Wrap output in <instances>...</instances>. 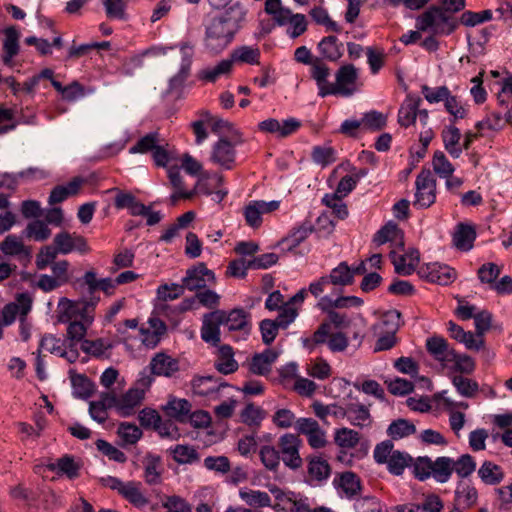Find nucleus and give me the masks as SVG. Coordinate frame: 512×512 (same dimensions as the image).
Listing matches in <instances>:
<instances>
[{
    "label": "nucleus",
    "mask_w": 512,
    "mask_h": 512,
    "mask_svg": "<svg viewBox=\"0 0 512 512\" xmlns=\"http://www.w3.org/2000/svg\"><path fill=\"white\" fill-rule=\"evenodd\" d=\"M247 11L235 2L211 18L205 26L204 46L212 54H219L233 41L245 21Z\"/></svg>",
    "instance_id": "obj_1"
},
{
    "label": "nucleus",
    "mask_w": 512,
    "mask_h": 512,
    "mask_svg": "<svg viewBox=\"0 0 512 512\" xmlns=\"http://www.w3.org/2000/svg\"><path fill=\"white\" fill-rule=\"evenodd\" d=\"M450 12L437 5L430 6L416 19V28L422 32L431 31L433 34L450 35L458 27V21Z\"/></svg>",
    "instance_id": "obj_2"
},
{
    "label": "nucleus",
    "mask_w": 512,
    "mask_h": 512,
    "mask_svg": "<svg viewBox=\"0 0 512 512\" xmlns=\"http://www.w3.org/2000/svg\"><path fill=\"white\" fill-rule=\"evenodd\" d=\"M223 326L231 333L233 341L246 340L251 333V315L243 308H235L230 311L221 310Z\"/></svg>",
    "instance_id": "obj_3"
},
{
    "label": "nucleus",
    "mask_w": 512,
    "mask_h": 512,
    "mask_svg": "<svg viewBox=\"0 0 512 512\" xmlns=\"http://www.w3.org/2000/svg\"><path fill=\"white\" fill-rule=\"evenodd\" d=\"M301 440L298 435L292 433L283 434L278 440V451L284 465L292 470L299 469L302 464V458L299 454Z\"/></svg>",
    "instance_id": "obj_4"
},
{
    "label": "nucleus",
    "mask_w": 512,
    "mask_h": 512,
    "mask_svg": "<svg viewBox=\"0 0 512 512\" xmlns=\"http://www.w3.org/2000/svg\"><path fill=\"white\" fill-rule=\"evenodd\" d=\"M241 141L230 142L226 137H221L212 146L210 161L225 170H231L236 164L235 146Z\"/></svg>",
    "instance_id": "obj_5"
},
{
    "label": "nucleus",
    "mask_w": 512,
    "mask_h": 512,
    "mask_svg": "<svg viewBox=\"0 0 512 512\" xmlns=\"http://www.w3.org/2000/svg\"><path fill=\"white\" fill-rule=\"evenodd\" d=\"M215 281V274L208 269L205 263H197L186 270V275L182 279V284L189 291L202 290L208 283Z\"/></svg>",
    "instance_id": "obj_6"
},
{
    "label": "nucleus",
    "mask_w": 512,
    "mask_h": 512,
    "mask_svg": "<svg viewBox=\"0 0 512 512\" xmlns=\"http://www.w3.org/2000/svg\"><path fill=\"white\" fill-rule=\"evenodd\" d=\"M418 275L431 283L448 285L456 279V271L448 265L438 262L421 266Z\"/></svg>",
    "instance_id": "obj_7"
},
{
    "label": "nucleus",
    "mask_w": 512,
    "mask_h": 512,
    "mask_svg": "<svg viewBox=\"0 0 512 512\" xmlns=\"http://www.w3.org/2000/svg\"><path fill=\"white\" fill-rule=\"evenodd\" d=\"M220 309L204 314L200 330L201 339L212 346H219L221 342L220 327L223 326Z\"/></svg>",
    "instance_id": "obj_8"
},
{
    "label": "nucleus",
    "mask_w": 512,
    "mask_h": 512,
    "mask_svg": "<svg viewBox=\"0 0 512 512\" xmlns=\"http://www.w3.org/2000/svg\"><path fill=\"white\" fill-rule=\"evenodd\" d=\"M358 73L354 65L346 64L341 66L336 73V83L331 84L330 91H334L331 95L340 94L349 97L356 91L355 83Z\"/></svg>",
    "instance_id": "obj_9"
},
{
    "label": "nucleus",
    "mask_w": 512,
    "mask_h": 512,
    "mask_svg": "<svg viewBox=\"0 0 512 512\" xmlns=\"http://www.w3.org/2000/svg\"><path fill=\"white\" fill-rule=\"evenodd\" d=\"M278 357L279 352L270 348L261 353H255L248 363V370L253 375L267 376Z\"/></svg>",
    "instance_id": "obj_10"
},
{
    "label": "nucleus",
    "mask_w": 512,
    "mask_h": 512,
    "mask_svg": "<svg viewBox=\"0 0 512 512\" xmlns=\"http://www.w3.org/2000/svg\"><path fill=\"white\" fill-rule=\"evenodd\" d=\"M422 100L415 94H407L398 110V123L401 127L408 128L414 125L417 119L418 108Z\"/></svg>",
    "instance_id": "obj_11"
},
{
    "label": "nucleus",
    "mask_w": 512,
    "mask_h": 512,
    "mask_svg": "<svg viewBox=\"0 0 512 512\" xmlns=\"http://www.w3.org/2000/svg\"><path fill=\"white\" fill-rule=\"evenodd\" d=\"M226 382H221V378L211 375H195L191 380V388L194 394L199 396H209L218 393L222 387H226Z\"/></svg>",
    "instance_id": "obj_12"
},
{
    "label": "nucleus",
    "mask_w": 512,
    "mask_h": 512,
    "mask_svg": "<svg viewBox=\"0 0 512 512\" xmlns=\"http://www.w3.org/2000/svg\"><path fill=\"white\" fill-rule=\"evenodd\" d=\"M478 500V492L470 480H460L455 489V505L460 509L474 506Z\"/></svg>",
    "instance_id": "obj_13"
},
{
    "label": "nucleus",
    "mask_w": 512,
    "mask_h": 512,
    "mask_svg": "<svg viewBox=\"0 0 512 512\" xmlns=\"http://www.w3.org/2000/svg\"><path fill=\"white\" fill-rule=\"evenodd\" d=\"M345 418L351 425L359 428L370 427L372 424L369 408L359 402H350L345 406Z\"/></svg>",
    "instance_id": "obj_14"
},
{
    "label": "nucleus",
    "mask_w": 512,
    "mask_h": 512,
    "mask_svg": "<svg viewBox=\"0 0 512 512\" xmlns=\"http://www.w3.org/2000/svg\"><path fill=\"white\" fill-rule=\"evenodd\" d=\"M452 237L454 246L461 251L467 252L473 248L477 234L474 225L459 222L455 226Z\"/></svg>",
    "instance_id": "obj_15"
},
{
    "label": "nucleus",
    "mask_w": 512,
    "mask_h": 512,
    "mask_svg": "<svg viewBox=\"0 0 512 512\" xmlns=\"http://www.w3.org/2000/svg\"><path fill=\"white\" fill-rule=\"evenodd\" d=\"M426 349L435 360L443 363H449L455 358V350L450 348L447 340L440 336L428 338Z\"/></svg>",
    "instance_id": "obj_16"
},
{
    "label": "nucleus",
    "mask_w": 512,
    "mask_h": 512,
    "mask_svg": "<svg viewBox=\"0 0 512 512\" xmlns=\"http://www.w3.org/2000/svg\"><path fill=\"white\" fill-rule=\"evenodd\" d=\"M311 77L315 80L318 87V95L322 98L331 95L334 91H330L331 84L328 83V77L330 75V68L316 58L311 64Z\"/></svg>",
    "instance_id": "obj_17"
},
{
    "label": "nucleus",
    "mask_w": 512,
    "mask_h": 512,
    "mask_svg": "<svg viewBox=\"0 0 512 512\" xmlns=\"http://www.w3.org/2000/svg\"><path fill=\"white\" fill-rule=\"evenodd\" d=\"M317 50L322 59L330 62H337L344 53V45L334 35H329L318 43Z\"/></svg>",
    "instance_id": "obj_18"
},
{
    "label": "nucleus",
    "mask_w": 512,
    "mask_h": 512,
    "mask_svg": "<svg viewBox=\"0 0 512 512\" xmlns=\"http://www.w3.org/2000/svg\"><path fill=\"white\" fill-rule=\"evenodd\" d=\"M217 359L214 363L215 369L223 374L228 375L236 372L239 368L238 362L234 359V350L228 344L217 346Z\"/></svg>",
    "instance_id": "obj_19"
},
{
    "label": "nucleus",
    "mask_w": 512,
    "mask_h": 512,
    "mask_svg": "<svg viewBox=\"0 0 512 512\" xmlns=\"http://www.w3.org/2000/svg\"><path fill=\"white\" fill-rule=\"evenodd\" d=\"M191 409L192 405L187 399L174 396H170L166 405L163 406L166 415L180 423H186L188 421Z\"/></svg>",
    "instance_id": "obj_20"
},
{
    "label": "nucleus",
    "mask_w": 512,
    "mask_h": 512,
    "mask_svg": "<svg viewBox=\"0 0 512 512\" xmlns=\"http://www.w3.org/2000/svg\"><path fill=\"white\" fill-rule=\"evenodd\" d=\"M151 371L158 376L171 377L179 370L177 359L165 353H157L150 362Z\"/></svg>",
    "instance_id": "obj_21"
},
{
    "label": "nucleus",
    "mask_w": 512,
    "mask_h": 512,
    "mask_svg": "<svg viewBox=\"0 0 512 512\" xmlns=\"http://www.w3.org/2000/svg\"><path fill=\"white\" fill-rule=\"evenodd\" d=\"M5 39L3 42L2 61L6 66L12 65V59L19 53V37L18 30L14 27H7L4 30Z\"/></svg>",
    "instance_id": "obj_22"
},
{
    "label": "nucleus",
    "mask_w": 512,
    "mask_h": 512,
    "mask_svg": "<svg viewBox=\"0 0 512 512\" xmlns=\"http://www.w3.org/2000/svg\"><path fill=\"white\" fill-rule=\"evenodd\" d=\"M364 303L363 299L357 296H339L333 299L329 295L320 297L318 307L321 310L343 309L349 307H360Z\"/></svg>",
    "instance_id": "obj_23"
},
{
    "label": "nucleus",
    "mask_w": 512,
    "mask_h": 512,
    "mask_svg": "<svg viewBox=\"0 0 512 512\" xmlns=\"http://www.w3.org/2000/svg\"><path fill=\"white\" fill-rule=\"evenodd\" d=\"M441 136L445 150L452 158H459L462 154V147L459 145L461 139L460 129L452 123L443 129Z\"/></svg>",
    "instance_id": "obj_24"
},
{
    "label": "nucleus",
    "mask_w": 512,
    "mask_h": 512,
    "mask_svg": "<svg viewBox=\"0 0 512 512\" xmlns=\"http://www.w3.org/2000/svg\"><path fill=\"white\" fill-rule=\"evenodd\" d=\"M145 396V391L132 387L119 398V412L122 416H130L134 409L139 406Z\"/></svg>",
    "instance_id": "obj_25"
},
{
    "label": "nucleus",
    "mask_w": 512,
    "mask_h": 512,
    "mask_svg": "<svg viewBox=\"0 0 512 512\" xmlns=\"http://www.w3.org/2000/svg\"><path fill=\"white\" fill-rule=\"evenodd\" d=\"M144 480L148 485H158L162 482L161 457L148 453L144 458Z\"/></svg>",
    "instance_id": "obj_26"
},
{
    "label": "nucleus",
    "mask_w": 512,
    "mask_h": 512,
    "mask_svg": "<svg viewBox=\"0 0 512 512\" xmlns=\"http://www.w3.org/2000/svg\"><path fill=\"white\" fill-rule=\"evenodd\" d=\"M82 184V179L74 178L66 185H57L55 186L48 197V204L53 206L58 203H62L70 196H74L78 193L80 186Z\"/></svg>",
    "instance_id": "obj_27"
},
{
    "label": "nucleus",
    "mask_w": 512,
    "mask_h": 512,
    "mask_svg": "<svg viewBox=\"0 0 512 512\" xmlns=\"http://www.w3.org/2000/svg\"><path fill=\"white\" fill-rule=\"evenodd\" d=\"M239 497L248 506L253 508L271 507V498L267 492L253 490L247 487L239 490Z\"/></svg>",
    "instance_id": "obj_28"
},
{
    "label": "nucleus",
    "mask_w": 512,
    "mask_h": 512,
    "mask_svg": "<svg viewBox=\"0 0 512 512\" xmlns=\"http://www.w3.org/2000/svg\"><path fill=\"white\" fill-rule=\"evenodd\" d=\"M266 418V411L254 403L245 405L240 413L241 422L256 431L260 428L262 421Z\"/></svg>",
    "instance_id": "obj_29"
},
{
    "label": "nucleus",
    "mask_w": 512,
    "mask_h": 512,
    "mask_svg": "<svg viewBox=\"0 0 512 512\" xmlns=\"http://www.w3.org/2000/svg\"><path fill=\"white\" fill-rule=\"evenodd\" d=\"M478 476L486 485H497L504 479V472L499 465L484 461L478 469Z\"/></svg>",
    "instance_id": "obj_30"
},
{
    "label": "nucleus",
    "mask_w": 512,
    "mask_h": 512,
    "mask_svg": "<svg viewBox=\"0 0 512 512\" xmlns=\"http://www.w3.org/2000/svg\"><path fill=\"white\" fill-rule=\"evenodd\" d=\"M314 231L311 221H304L301 225L294 228L290 234L283 239V243L287 245V250H293L298 247L309 235Z\"/></svg>",
    "instance_id": "obj_31"
},
{
    "label": "nucleus",
    "mask_w": 512,
    "mask_h": 512,
    "mask_svg": "<svg viewBox=\"0 0 512 512\" xmlns=\"http://www.w3.org/2000/svg\"><path fill=\"white\" fill-rule=\"evenodd\" d=\"M432 466V476L439 483H446L454 472V460L450 457H438Z\"/></svg>",
    "instance_id": "obj_32"
},
{
    "label": "nucleus",
    "mask_w": 512,
    "mask_h": 512,
    "mask_svg": "<svg viewBox=\"0 0 512 512\" xmlns=\"http://www.w3.org/2000/svg\"><path fill=\"white\" fill-rule=\"evenodd\" d=\"M232 71V61L224 59L215 67L205 68L198 72L197 78L200 81L214 83L221 76L228 75Z\"/></svg>",
    "instance_id": "obj_33"
},
{
    "label": "nucleus",
    "mask_w": 512,
    "mask_h": 512,
    "mask_svg": "<svg viewBox=\"0 0 512 512\" xmlns=\"http://www.w3.org/2000/svg\"><path fill=\"white\" fill-rule=\"evenodd\" d=\"M140 487V482L128 481L125 483L120 495L137 508L145 507L149 501L141 492Z\"/></svg>",
    "instance_id": "obj_34"
},
{
    "label": "nucleus",
    "mask_w": 512,
    "mask_h": 512,
    "mask_svg": "<svg viewBox=\"0 0 512 512\" xmlns=\"http://www.w3.org/2000/svg\"><path fill=\"white\" fill-rule=\"evenodd\" d=\"M330 284L334 286H347L353 283V273L347 262L343 261L333 268L329 275H326Z\"/></svg>",
    "instance_id": "obj_35"
},
{
    "label": "nucleus",
    "mask_w": 512,
    "mask_h": 512,
    "mask_svg": "<svg viewBox=\"0 0 512 512\" xmlns=\"http://www.w3.org/2000/svg\"><path fill=\"white\" fill-rule=\"evenodd\" d=\"M73 388V395L76 398L87 399L94 392V383L83 374H73L70 376Z\"/></svg>",
    "instance_id": "obj_36"
},
{
    "label": "nucleus",
    "mask_w": 512,
    "mask_h": 512,
    "mask_svg": "<svg viewBox=\"0 0 512 512\" xmlns=\"http://www.w3.org/2000/svg\"><path fill=\"white\" fill-rule=\"evenodd\" d=\"M260 59V50L257 47L252 46H240L235 48L232 53L229 60L232 61V64L234 62H241L246 63L250 65L259 64Z\"/></svg>",
    "instance_id": "obj_37"
},
{
    "label": "nucleus",
    "mask_w": 512,
    "mask_h": 512,
    "mask_svg": "<svg viewBox=\"0 0 512 512\" xmlns=\"http://www.w3.org/2000/svg\"><path fill=\"white\" fill-rule=\"evenodd\" d=\"M22 234L25 238L43 242L50 237L51 230L44 221L36 219L27 224Z\"/></svg>",
    "instance_id": "obj_38"
},
{
    "label": "nucleus",
    "mask_w": 512,
    "mask_h": 512,
    "mask_svg": "<svg viewBox=\"0 0 512 512\" xmlns=\"http://www.w3.org/2000/svg\"><path fill=\"white\" fill-rule=\"evenodd\" d=\"M412 461L413 458L408 453L395 450L385 464H387V469L391 474L400 476L405 468L411 465Z\"/></svg>",
    "instance_id": "obj_39"
},
{
    "label": "nucleus",
    "mask_w": 512,
    "mask_h": 512,
    "mask_svg": "<svg viewBox=\"0 0 512 512\" xmlns=\"http://www.w3.org/2000/svg\"><path fill=\"white\" fill-rule=\"evenodd\" d=\"M173 460L180 465L192 464L199 461L197 450L189 445L177 444L170 448Z\"/></svg>",
    "instance_id": "obj_40"
},
{
    "label": "nucleus",
    "mask_w": 512,
    "mask_h": 512,
    "mask_svg": "<svg viewBox=\"0 0 512 512\" xmlns=\"http://www.w3.org/2000/svg\"><path fill=\"white\" fill-rule=\"evenodd\" d=\"M416 432L415 425L403 418L394 420L387 428V434L393 440H399L408 437Z\"/></svg>",
    "instance_id": "obj_41"
},
{
    "label": "nucleus",
    "mask_w": 512,
    "mask_h": 512,
    "mask_svg": "<svg viewBox=\"0 0 512 512\" xmlns=\"http://www.w3.org/2000/svg\"><path fill=\"white\" fill-rule=\"evenodd\" d=\"M47 468L50 471H57L58 473L65 474L70 479L77 477L79 470V466L70 455H64L57 459L56 462L49 463Z\"/></svg>",
    "instance_id": "obj_42"
},
{
    "label": "nucleus",
    "mask_w": 512,
    "mask_h": 512,
    "mask_svg": "<svg viewBox=\"0 0 512 512\" xmlns=\"http://www.w3.org/2000/svg\"><path fill=\"white\" fill-rule=\"evenodd\" d=\"M334 483L341 488L348 497L357 495L361 487L357 475L350 471L340 474L338 479H334Z\"/></svg>",
    "instance_id": "obj_43"
},
{
    "label": "nucleus",
    "mask_w": 512,
    "mask_h": 512,
    "mask_svg": "<svg viewBox=\"0 0 512 512\" xmlns=\"http://www.w3.org/2000/svg\"><path fill=\"white\" fill-rule=\"evenodd\" d=\"M191 70L179 67L178 72L168 81V87L164 92V96L175 95L179 98L182 95L185 83L190 76Z\"/></svg>",
    "instance_id": "obj_44"
},
{
    "label": "nucleus",
    "mask_w": 512,
    "mask_h": 512,
    "mask_svg": "<svg viewBox=\"0 0 512 512\" xmlns=\"http://www.w3.org/2000/svg\"><path fill=\"white\" fill-rule=\"evenodd\" d=\"M259 457L266 469L277 472L280 466V452L274 446L264 445L259 450Z\"/></svg>",
    "instance_id": "obj_45"
},
{
    "label": "nucleus",
    "mask_w": 512,
    "mask_h": 512,
    "mask_svg": "<svg viewBox=\"0 0 512 512\" xmlns=\"http://www.w3.org/2000/svg\"><path fill=\"white\" fill-rule=\"evenodd\" d=\"M314 414L323 422H326L328 415H331L338 419L345 418V407L339 406L336 403L325 405L319 401H316L312 405Z\"/></svg>",
    "instance_id": "obj_46"
},
{
    "label": "nucleus",
    "mask_w": 512,
    "mask_h": 512,
    "mask_svg": "<svg viewBox=\"0 0 512 512\" xmlns=\"http://www.w3.org/2000/svg\"><path fill=\"white\" fill-rule=\"evenodd\" d=\"M331 473V468L328 462L321 457H313L308 463V474L316 481L326 480Z\"/></svg>",
    "instance_id": "obj_47"
},
{
    "label": "nucleus",
    "mask_w": 512,
    "mask_h": 512,
    "mask_svg": "<svg viewBox=\"0 0 512 512\" xmlns=\"http://www.w3.org/2000/svg\"><path fill=\"white\" fill-rule=\"evenodd\" d=\"M117 434L121 438L123 445L136 444L142 437V430L135 424L122 422L119 424Z\"/></svg>",
    "instance_id": "obj_48"
},
{
    "label": "nucleus",
    "mask_w": 512,
    "mask_h": 512,
    "mask_svg": "<svg viewBox=\"0 0 512 512\" xmlns=\"http://www.w3.org/2000/svg\"><path fill=\"white\" fill-rule=\"evenodd\" d=\"M400 234L401 230L398 228V225L389 221L375 233L373 242L380 246L387 242L396 241Z\"/></svg>",
    "instance_id": "obj_49"
},
{
    "label": "nucleus",
    "mask_w": 512,
    "mask_h": 512,
    "mask_svg": "<svg viewBox=\"0 0 512 512\" xmlns=\"http://www.w3.org/2000/svg\"><path fill=\"white\" fill-rule=\"evenodd\" d=\"M159 142V133L151 132L141 137L135 145L130 147V154H146L148 152H153V150L158 146Z\"/></svg>",
    "instance_id": "obj_50"
},
{
    "label": "nucleus",
    "mask_w": 512,
    "mask_h": 512,
    "mask_svg": "<svg viewBox=\"0 0 512 512\" xmlns=\"http://www.w3.org/2000/svg\"><path fill=\"white\" fill-rule=\"evenodd\" d=\"M334 440L339 447L351 449L359 443L360 435L353 429L343 427L336 430Z\"/></svg>",
    "instance_id": "obj_51"
},
{
    "label": "nucleus",
    "mask_w": 512,
    "mask_h": 512,
    "mask_svg": "<svg viewBox=\"0 0 512 512\" xmlns=\"http://www.w3.org/2000/svg\"><path fill=\"white\" fill-rule=\"evenodd\" d=\"M401 326V313L396 309H391L385 312L380 322L375 326V329H380L381 332L389 331L397 333Z\"/></svg>",
    "instance_id": "obj_52"
},
{
    "label": "nucleus",
    "mask_w": 512,
    "mask_h": 512,
    "mask_svg": "<svg viewBox=\"0 0 512 512\" xmlns=\"http://www.w3.org/2000/svg\"><path fill=\"white\" fill-rule=\"evenodd\" d=\"M457 392L467 398H472L479 390V385L476 381L465 378L461 375H456L452 379Z\"/></svg>",
    "instance_id": "obj_53"
},
{
    "label": "nucleus",
    "mask_w": 512,
    "mask_h": 512,
    "mask_svg": "<svg viewBox=\"0 0 512 512\" xmlns=\"http://www.w3.org/2000/svg\"><path fill=\"white\" fill-rule=\"evenodd\" d=\"M361 121L364 128L370 131H380L387 124V116L379 111L372 110L365 113Z\"/></svg>",
    "instance_id": "obj_54"
},
{
    "label": "nucleus",
    "mask_w": 512,
    "mask_h": 512,
    "mask_svg": "<svg viewBox=\"0 0 512 512\" xmlns=\"http://www.w3.org/2000/svg\"><path fill=\"white\" fill-rule=\"evenodd\" d=\"M433 169L441 178H449L454 172V167L442 151H436L432 160Z\"/></svg>",
    "instance_id": "obj_55"
},
{
    "label": "nucleus",
    "mask_w": 512,
    "mask_h": 512,
    "mask_svg": "<svg viewBox=\"0 0 512 512\" xmlns=\"http://www.w3.org/2000/svg\"><path fill=\"white\" fill-rule=\"evenodd\" d=\"M1 250L5 255H30V251L15 235H8L1 244Z\"/></svg>",
    "instance_id": "obj_56"
},
{
    "label": "nucleus",
    "mask_w": 512,
    "mask_h": 512,
    "mask_svg": "<svg viewBox=\"0 0 512 512\" xmlns=\"http://www.w3.org/2000/svg\"><path fill=\"white\" fill-rule=\"evenodd\" d=\"M476 469V462L470 454L461 455L454 461V471L461 478L466 480Z\"/></svg>",
    "instance_id": "obj_57"
},
{
    "label": "nucleus",
    "mask_w": 512,
    "mask_h": 512,
    "mask_svg": "<svg viewBox=\"0 0 512 512\" xmlns=\"http://www.w3.org/2000/svg\"><path fill=\"white\" fill-rule=\"evenodd\" d=\"M112 345L102 338L96 340L84 339L81 342V350L94 357L102 356L106 350L111 349Z\"/></svg>",
    "instance_id": "obj_58"
},
{
    "label": "nucleus",
    "mask_w": 512,
    "mask_h": 512,
    "mask_svg": "<svg viewBox=\"0 0 512 512\" xmlns=\"http://www.w3.org/2000/svg\"><path fill=\"white\" fill-rule=\"evenodd\" d=\"M96 448L103 455L108 457L110 460H113L118 463H125L127 461V456L124 452L119 450L117 447L113 446L109 442L103 439H98L95 442Z\"/></svg>",
    "instance_id": "obj_59"
},
{
    "label": "nucleus",
    "mask_w": 512,
    "mask_h": 512,
    "mask_svg": "<svg viewBox=\"0 0 512 512\" xmlns=\"http://www.w3.org/2000/svg\"><path fill=\"white\" fill-rule=\"evenodd\" d=\"M421 92L426 101L430 104H435L439 102H445L451 91L447 86H438L435 88L429 87L428 85H423L421 87Z\"/></svg>",
    "instance_id": "obj_60"
},
{
    "label": "nucleus",
    "mask_w": 512,
    "mask_h": 512,
    "mask_svg": "<svg viewBox=\"0 0 512 512\" xmlns=\"http://www.w3.org/2000/svg\"><path fill=\"white\" fill-rule=\"evenodd\" d=\"M336 151L332 147L315 146L312 149L311 157L312 160L323 167L335 162Z\"/></svg>",
    "instance_id": "obj_61"
},
{
    "label": "nucleus",
    "mask_w": 512,
    "mask_h": 512,
    "mask_svg": "<svg viewBox=\"0 0 512 512\" xmlns=\"http://www.w3.org/2000/svg\"><path fill=\"white\" fill-rule=\"evenodd\" d=\"M412 467H413V475L419 481H425L430 476H432V470H433L432 460L427 456L418 457L414 461Z\"/></svg>",
    "instance_id": "obj_62"
},
{
    "label": "nucleus",
    "mask_w": 512,
    "mask_h": 512,
    "mask_svg": "<svg viewBox=\"0 0 512 512\" xmlns=\"http://www.w3.org/2000/svg\"><path fill=\"white\" fill-rule=\"evenodd\" d=\"M297 418L293 411L287 408H280L272 416L273 424L281 429H288L295 425Z\"/></svg>",
    "instance_id": "obj_63"
},
{
    "label": "nucleus",
    "mask_w": 512,
    "mask_h": 512,
    "mask_svg": "<svg viewBox=\"0 0 512 512\" xmlns=\"http://www.w3.org/2000/svg\"><path fill=\"white\" fill-rule=\"evenodd\" d=\"M58 254L59 252L54 245H46L42 247L36 256L35 263L37 269L43 270L49 265H52Z\"/></svg>",
    "instance_id": "obj_64"
}]
</instances>
